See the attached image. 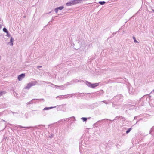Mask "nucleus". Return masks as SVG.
<instances>
[{
  "instance_id": "obj_1",
  "label": "nucleus",
  "mask_w": 154,
  "mask_h": 154,
  "mask_svg": "<svg viewBox=\"0 0 154 154\" xmlns=\"http://www.w3.org/2000/svg\"><path fill=\"white\" fill-rule=\"evenodd\" d=\"M85 83L87 86L92 88H94L98 86L99 85L100 83H91L87 81H86Z\"/></svg>"
},
{
  "instance_id": "obj_2",
  "label": "nucleus",
  "mask_w": 154,
  "mask_h": 154,
  "mask_svg": "<svg viewBox=\"0 0 154 154\" xmlns=\"http://www.w3.org/2000/svg\"><path fill=\"white\" fill-rule=\"evenodd\" d=\"M37 82L36 81L32 82L29 83H28L27 86L25 87V89H29L32 86L35 85Z\"/></svg>"
},
{
  "instance_id": "obj_3",
  "label": "nucleus",
  "mask_w": 154,
  "mask_h": 154,
  "mask_svg": "<svg viewBox=\"0 0 154 154\" xmlns=\"http://www.w3.org/2000/svg\"><path fill=\"white\" fill-rule=\"evenodd\" d=\"M76 120L75 118L74 117V116L72 117H70V118H68V122H70L71 121H72V122L70 123L71 124L73 122H74V121H75ZM69 123L68 122V125H69Z\"/></svg>"
},
{
  "instance_id": "obj_4",
  "label": "nucleus",
  "mask_w": 154,
  "mask_h": 154,
  "mask_svg": "<svg viewBox=\"0 0 154 154\" xmlns=\"http://www.w3.org/2000/svg\"><path fill=\"white\" fill-rule=\"evenodd\" d=\"M76 4L75 0H72L68 2V6H71Z\"/></svg>"
},
{
  "instance_id": "obj_5",
  "label": "nucleus",
  "mask_w": 154,
  "mask_h": 154,
  "mask_svg": "<svg viewBox=\"0 0 154 154\" xmlns=\"http://www.w3.org/2000/svg\"><path fill=\"white\" fill-rule=\"evenodd\" d=\"M112 107L116 109H119L121 107L120 105L115 104L113 102L112 103Z\"/></svg>"
},
{
  "instance_id": "obj_6",
  "label": "nucleus",
  "mask_w": 154,
  "mask_h": 154,
  "mask_svg": "<svg viewBox=\"0 0 154 154\" xmlns=\"http://www.w3.org/2000/svg\"><path fill=\"white\" fill-rule=\"evenodd\" d=\"M25 76V74H22L19 75L18 77V79L20 81L23 78H24Z\"/></svg>"
},
{
  "instance_id": "obj_7",
  "label": "nucleus",
  "mask_w": 154,
  "mask_h": 154,
  "mask_svg": "<svg viewBox=\"0 0 154 154\" xmlns=\"http://www.w3.org/2000/svg\"><path fill=\"white\" fill-rule=\"evenodd\" d=\"M14 40V39L12 37H11V38L10 42L8 43V44L11 46H12L13 45Z\"/></svg>"
},
{
  "instance_id": "obj_8",
  "label": "nucleus",
  "mask_w": 154,
  "mask_h": 154,
  "mask_svg": "<svg viewBox=\"0 0 154 154\" xmlns=\"http://www.w3.org/2000/svg\"><path fill=\"white\" fill-rule=\"evenodd\" d=\"M77 38L78 39H77L76 41H77V42L80 45H81L82 43V42L81 41V39L80 38V37H78Z\"/></svg>"
},
{
  "instance_id": "obj_9",
  "label": "nucleus",
  "mask_w": 154,
  "mask_h": 154,
  "mask_svg": "<svg viewBox=\"0 0 154 154\" xmlns=\"http://www.w3.org/2000/svg\"><path fill=\"white\" fill-rule=\"evenodd\" d=\"M106 2L105 1H99L98 3L100 4L101 5H103L106 3Z\"/></svg>"
},
{
  "instance_id": "obj_10",
  "label": "nucleus",
  "mask_w": 154,
  "mask_h": 154,
  "mask_svg": "<svg viewBox=\"0 0 154 154\" xmlns=\"http://www.w3.org/2000/svg\"><path fill=\"white\" fill-rule=\"evenodd\" d=\"M152 132H154V126H153L149 131V134H152Z\"/></svg>"
},
{
  "instance_id": "obj_11",
  "label": "nucleus",
  "mask_w": 154,
  "mask_h": 154,
  "mask_svg": "<svg viewBox=\"0 0 154 154\" xmlns=\"http://www.w3.org/2000/svg\"><path fill=\"white\" fill-rule=\"evenodd\" d=\"M76 4L80 3L83 2L84 0H75Z\"/></svg>"
},
{
  "instance_id": "obj_12",
  "label": "nucleus",
  "mask_w": 154,
  "mask_h": 154,
  "mask_svg": "<svg viewBox=\"0 0 154 154\" xmlns=\"http://www.w3.org/2000/svg\"><path fill=\"white\" fill-rule=\"evenodd\" d=\"M54 107H46L45 108L43 109V110H48V109H50L53 108H54Z\"/></svg>"
},
{
  "instance_id": "obj_13",
  "label": "nucleus",
  "mask_w": 154,
  "mask_h": 154,
  "mask_svg": "<svg viewBox=\"0 0 154 154\" xmlns=\"http://www.w3.org/2000/svg\"><path fill=\"white\" fill-rule=\"evenodd\" d=\"M88 118L86 117H82L81 118V119H82L83 122H86Z\"/></svg>"
},
{
  "instance_id": "obj_14",
  "label": "nucleus",
  "mask_w": 154,
  "mask_h": 154,
  "mask_svg": "<svg viewBox=\"0 0 154 154\" xmlns=\"http://www.w3.org/2000/svg\"><path fill=\"white\" fill-rule=\"evenodd\" d=\"M132 38L133 39L134 42L135 43H139V42L137 41V40H136V38L134 36H133L132 37Z\"/></svg>"
},
{
  "instance_id": "obj_15",
  "label": "nucleus",
  "mask_w": 154,
  "mask_h": 154,
  "mask_svg": "<svg viewBox=\"0 0 154 154\" xmlns=\"http://www.w3.org/2000/svg\"><path fill=\"white\" fill-rule=\"evenodd\" d=\"M132 129V128H128L126 131V134H128L131 131V130Z\"/></svg>"
},
{
  "instance_id": "obj_16",
  "label": "nucleus",
  "mask_w": 154,
  "mask_h": 154,
  "mask_svg": "<svg viewBox=\"0 0 154 154\" xmlns=\"http://www.w3.org/2000/svg\"><path fill=\"white\" fill-rule=\"evenodd\" d=\"M121 96H116L115 97H114L113 98L114 99H120V97H121Z\"/></svg>"
},
{
  "instance_id": "obj_17",
  "label": "nucleus",
  "mask_w": 154,
  "mask_h": 154,
  "mask_svg": "<svg viewBox=\"0 0 154 154\" xmlns=\"http://www.w3.org/2000/svg\"><path fill=\"white\" fill-rule=\"evenodd\" d=\"M121 118V116H117L114 119V120L119 119V118Z\"/></svg>"
},
{
  "instance_id": "obj_18",
  "label": "nucleus",
  "mask_w": 154,
  "mask_h": 154,
  "mask_svg": "<svg viewBox=\"0 0 154 154\" xmlns=\"http://www.w3.org/2000/svg\"><path fill=\"white\" fill-rule=\"evenodd\" d=\"M57 8L58 10H62L64 8V7L63 6H61L57 7Z\"/></svg>"
},
{
  "instance_id": "obj_19",
  "label": "nucleus",
  "mask_w": 154,
  "mask_h": 154,
  "mask_svg": "<svg viewBox=\"0 0 154 154\" xmlns=\"http://www.w3.org/2000/svg\"><path fill=\"white\" fill-rule=\"evenodd\" d=\"M3 31L4 32L6 33H7L8 32V31H7V29L5 28H3Z\"/></svg>"
},
{
  "instance_id": "obj_20",
  "label": "nucleus",
  "mask_w": 154,
  "mask_h": 154,
  "mask_svg": "<svg viewBox=\"0 0 154 154\" xmlns=\"http://www.w3.org/2000/svg\"><path fill=\"white\" fill-rule=\"evenodd\" d=\"M121 118L123 119V121H125L126 120V119L122 116H121Z\"/></svg>"
},
{
  "instance_id": "obj_21",
  "label": "nucleus",
  "mask_w": 154,
  "mask_h": 154,
  "mask_svg": "<svg viewBox=\"0 0 154 154\" xmlns=\"http://www.w3.org/2000/svg\"><path fill=\"white\" fill-rule=\"evenodd\" d=\"M101 102H103L104 103H105V104H108L109 103V102L107 101H106V100L103 101H102Z\"/></svg>"
},
{
  "instance_id": "obj_22",
  "label": "nucleus",
  "mask_w": 154,
  "mask_h": 154,
  "mask_svg": "<svg viewBox=\"0 0 154 154\" xmlns=\"http://www.w3.org/2000/svg\"><path fill=\"white\" fill-rule=\"evenodd\" d=\"M80 48V45H79V46L78 47H76V48H74L75 49V50H78V49H79Z\"/></svg>"
},
{
  "instance_id": "obj_23",
  "label": "nucleus",
  "mask_w": 154,
  "mask_h": 154,
  "mask_svg": "<svg viewBox=\"0 0 154 154\" xmlns=\"http://www.w3.org/2000/svg\"><path fill=\"white\" fill-rule=\"evenodd\" d=\"M74 94H68V97H72V95H73Z\"/></svg>"
},
{
  "instance_id": "obj_24",
  "label": "nucleus",
  "mask_w": 154,
  "mask_h": 154,
  "mask_svg": "<svg viewBox=\"0 0 154 154\" xmlns=\"http://www.w3.org/2000/svg\"><path fill=\"white\" fill-rule=\"evenodd\" d=\"M116 146L118 149H119L121 147V146L118 144H117L116 145Z\"/></svg>"
},
{
  "instance_id": "obj_25",
  "label": "nucleus",
  "mask_w": 154,
  "mask_h": 154,
  "mask_svg": "<svg viewBox=\"0 0 154 154\" xmlns=\"http://www.w3.org/2000/svg\"><path fill=\"white\" fill-rule=\"evenodd\" d=\"M109 144H107V145L106 146V148L107 149L109 148L111 149V146L109 145Z\"/></svg>"
},
{
  "instance_id": "obj_26",
  "label": "nucleus",
  "mask_w": 154,
  "mask_h": 154,
  "mask_svg": "<svg viewBox=\"0 0 154 154\" xmlns=\"http://www.w3.org/2000/svg\"><path fill=\"white\" fill-rule=\"evenodd\" d=\"M104 120H108L110 121H111V122H113L114 121V119L113 120H110V119H105Z\"/></svg>"
},
{
  "instance_id": "obj_27",
  "label": "nucleus",
  "mask_w": 154,
  "mask_h": 154,
  "mask_svg": "<svg viewBox=\"0 0 154 154\" xmlns=\"http://www.w3.org/2000/svg\"><path fill=\"white\" fill-rule=\"evenodd\" d=\"M58 10H59L57 8L55 9L54 11L56 13H57L58 12Z\"/></svg>"
},
{
  "instance_id": "obj_28",
  "label": "nucleus",
  "mask_w": 154,
  "mask_h": 154,
  "mask_svg": "<svg viewBox=\"0 0 154 154\" xmlns=\"http://www.w3.org/2000/svg\"><path fill=\"white\" fill-rule=\"evenodd\" d=\"M54 135L53 134H51L50 135H49V137H50L51 138H52L53 137Z\"/></svg>"
},
{
  "instance_id": "obj_29",
  "label": "nucleus",
  "mask_w": 154,
  "mask_h": 154,
  "mask_svg": "<svg viewBox=\"0 0 154 154\" xmlns=\"http://www.w3.org/2000/svg\"><path fill=\"white\" fill-rule=\"evenodd\" d=\"M4 92H0V96L4 94H5Z\"/></svg>"
},
{
  "instance_id": "obj_30",
  "label": "nucleus",
  "mask_w": 154,
  "mask_h": 154,
  "mask_svg": "<svg viewBox=\"0 0 154 154\" xmlns=\"http://www.w3.org/2000/svg\"><path fill=\"white\" fill-rule=\"evenodd\" d=\"M7 33V36H8V37H10V34H9L8 32L7 33Z\"/></svg>"
},
{
  "instance_id": "obj_31",
  "label": "nucleus",
  "mask_w": 154,
  "mask_h": 154,
  "mask_svg": "<svg viewBox=\"0 0 154 154\" xmlns=\"http://www.w3.org/2000/svg\"><path fill=\"white\" fill-rule=\"evenodd\" d=\"M80 95V96H83L84 95H85V94L84 93H81Z\"/></svg>"
},
{
  "instance_id": "obj_32",
  "label": "nucleus",
  "mask_w": 154,
  "mask_h": 154,
  "mask_svg": "<svg viewBox=\"0 0 154 154\" xmlns=\"http://www.w3.org/2000/svg\"><path fill=\"white\" fill-rule=\"evenodd\" d=\"M71 47H72V48L74 47V44L73 43H72V44L71 43Z\"/></svg>"
},
{
  "instance_id": "obj_33",
  "label": "nucleus",
  "mask_w": 154,
  "mask_h": 154,
  "mask_svg": "<svg viewBox=\"0 0 154 154\" xmlns=\"http://www.w3.org/2000/svg\"><path fill=\"white\" fill-rule=\"evenodd\" d=\"M53 85V84H52ZM54 85L56 86V87H63V86H57V85Z\"/></svg>"
},
{
  "instance_id": "obj_34",
  "label": "nucleus",
  "mask_w": 154,
  "mask_h": 154,
  "mask_svg": "<svg viewBox=\"0 0 154 154\" xmlns=\"http://www.w3.org/2000/svg\"><path fill=\"white\" fill-rule=\"evenodd\" d=\"M117 32H114L112 34V35H115V34H116L117 33Z\"/></svg>"
},
{
  "instance_id": "obj_35",
  "label": "nucleus",
  "mask_w": 154,
  "mask_h": 154,
  "mask_svg": "<svg viewBox=\"0 0 154 154\" xmlns=\"http://www.w3.org/2000/svg\"><path fill=\"white\" fill-rule=\"evenodd\" d=\"M42 67V66H37V68L38 69H39L40 68H41Z\"/></svg>"
},
{
  "instance_id": "obj_36",
  "label": "nucleus",
  "mask_w": 154,
  "mask_h": 154,
  "mask_svg": "<svg viewBox=\"0 0 154 154\" xmlns=\"http://www.w3.org/2000/svg\"><path fill=\"white\" fill-rule=\"evenodd\" d=\"M94 108V106H91V109H93Z\"/></svg>"
},
{
  "instance_id": "obj_37",
  "label": "nucleus",
  "mask_w": 154,
  "mask_h": 154,
  "mask_svg": "<svg viewBox=\"0 0 154 154\" xmlns=\"http://www.w3.org/2000/svg\"><path fill=\"white\" fill-rule=\"evenodd\" d=\"M153 132V133L152 134H152L151 135L152 136H154V132Z\"/></svg>"
},
{
  "instance_id": "obj_38",
  "label": "nucleus",
  "mask_w": 154,
  "mask_h": 154,
  "mask_svg": "<svg viewBox=\"0 0 154 154\" xmlns=\"http://www.w3.org/2000/svg\"><path fill=\"white\" fill-rule=\"evenodd\" d=\"M152 11L154 12V9H152Z\"/></svg>"
},
{
  "instance_id": "obj_39",
  "label": "nucleus",
  "mask_w": 154,
  "mask_h": 154,
  "mask_svg": "<svg viewBox=\"0 0 154 154\" xmlns=\"http://www.w3.org/2000/svg\"><path fill=\"white\" fill-rule=\"evenodd\" d=\"M20 127H21V128H26V127H22L21 126H20Z\"/></svg>"
},
{
  "instance_id": "obj_40",
  "label": "nucleus",
  "mask_w": 154,
  "mask_h": 154,
  "mask_svg": "<svg viewBox=\"0 0 154 154\" xmlns=\"http://www.w3.org/2000/svg\"><path fill=\"white\" fill-rule=\"evenodd\" d=\"M121 29H122V27H121V28L120 29H119V31H119L120 30H121Z\"/></svg>"
},
{
  "instance_id": "obj_41",
  "label": "nucleus",
  "mask_w": 154,
  "mask_h": 154,
  "mask_svg": "<svg viewBox=\"0 0 154 154\" xmlns=\"http://www.w3.org/2000/svg\"><path fill=\"white\" fill-rule=\"evenodd\" d=\"M129 105V104H126L125 105V106H127V105Z\"/></svg>"
},
{
  "instance_id": "obj_42",
  "label": "nucleus",
  "mask_w": 154,
  "mask_h": 154,
  "mask_svg": "<svg viewBox=\"0 0 154 154\" xmlns=\"http://www.w3.org/2000/svg\"><path fill=\"white\" fill-rule=\"evenodd\" d=\"M80 147H81V146H79V149H80Z\"/></svg>"
},
{
  "instance_id": "obj_43",
  "label": "nucleus",
  "mask_w": 154,
  "mask_h": 154,
  "mask_svg": "<svg viewBox=\"0 0 154 154\" xmlns=\"http://www.w3.org/2000/svg\"><path fill=\"white\" fill-rule=\"evenodd\" d=\"M151 96H149V97L150 98L151 97Z\"/></svg>"
},
{
  "instance_id": "obj_44",
  "label": "nucleus",
  "mask_w": 154,
  "mask_h": 154,
  "mask_svg": "<svg viewBox=\"0 0 154 154\" xmlns=\"http://www.w3.org/2000/svg\"><path fill=\"white\" fill-rule=\"evenodd\" d=\"M90 118H91V117H89V118H88V119H90Z\"/></svg>"
},
{
  "instance_id": "obj_45",
  "label": "nucleus",
  "mask_w": 154,
  "mask_h": 154,
  "mask_svg": "<svg viewBox=\"0 0 154 154\" xmlns=\"http://www.w3.org/2000/svg\"><path fill=\"white\" fill-rule=\"evenodd\" d=\"M69 84H70L69 83V82H68V85H69Z\"/></svg>"
},
{
  "instance_id": "obj_46",
  "label": "nucleus",
  "mask_w": 154,
  "mask_h": 154,
  "mask_svg": "<svg viewBox=\"0 0 154 154\" xmlns=\"http://www.w3.org/2000/svg\"><path fill=\"white\" fill-rule=\"evenodd\" d=\"M136 117H134V119H136V118H136Z\"/></svg>"
},
{
  "instance_id": "obj_47",
  "label": "nucleus",
  "mask_w": 154,
  "mask_h": 154,
  "mask_svg": "<svg viewBox=\"0 0 154 154\" xmlns=\"http://www.w3.org/2000/svg\"><path fill=\"white\" fill-rule=\"evenodd\" d=\"M136 117H134V119H136V118H136Z\"/></svg>"
},
{
  "instance_id": "obj_48",
  "label": "nucleus",
  "mask_w": 154,
  "mask_h": 154,
  "mask_svg": "<svg viewBox=\"0 0 154 154\" xmlns=\"http://www.w3.org/2000/svg\"><path fill=\"white\" fill-rule=\"evenodd\" d=\"M85 94H89V93H85Z\"/></svg>"
},
{
  "instance_id": "obj_49",
  "label": "nucleus",
  "mask_w": 154,
  "mask_h": 154,
  "mask_svg": "<svg viewBox=\"0 0 154 154\" xmlns=\"http://www.w3.org/2000/svg\"><path fill=\"white\" fill-rule=\"evenodd\" d=\"M66 5H67V3H66Z\"/></svg>"
},
{
  "instance_id": "obj_50",
  "label": "nucleus",
  "mask_w": 154,
  "mask_h": 154,
  "mask_svg": "<svg viewBox=\"0 0 154 154\" xmlns=\"http://www.w3.org/2000/svg\"><path fill=\"white\" fill-rule=\"evenodd\" d=\"M50 23V22H48V24Z\"/></svg>"
},
{
  "instance_id": "obj_51",
  "label": "nucleus",
  "mask_w": 154,
  "mask_h": 154,
  "mask_svg": "<svg viewBox=\"0 0 154 154\" xmlns=\"http://www.w3.org/2000/svg\"><path fill=\"white\" fill-rule=\"evenodd\" d=\"M148 94H146V95H148Z\"/></svg>"
},
{
  "instance_id": "obj_52",
  "label": "nucleus",
  "mask_w": 154,
  "mask_h": 154,
  "mask_svg": "<svg viewBox=\"0 0 154 154\" xmlns=\"http://www.w3.org/2000/svg\"><path fill=\"white\" fill-rule=\"evenodd\" d=\"M103 120L102 119L101 121H103Z\"/></svg>"
},
{
  "instance_id": "obj_53",
  "label": "nucleus",
  "mask_w": 154,
  "mask_h": 154,
  "mask_svg": "<svg viewBox=\"0 0 154 154\" xmlns=\"http://www.w3.org/2000/svg\"><path fill=\"white\" fill-rule=\"evenodd\" d=\"M153 91L154 92V89L153 90Z\"/></svg>"
}]
</instances>
